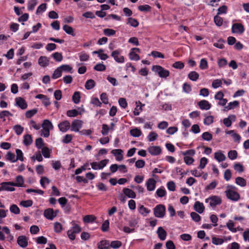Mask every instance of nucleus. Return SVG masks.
I'll use <instances>...</instances> for the list:
<instances>
[{
    "label": "nucleus",
    "mask_w": 249,
    "mask_h": 249,
    "mask_svg": "<svg viewBox=\"0 0 249 249\" xmlns=\"http://www.w3.org/2000/svg\"><path fill=\"white\" fill-rule=\"evenodd\" d=\"M234 224L231 220H229L227 223V227L229 230L232 232H236L237 231V230L236 228H234Z\"/></svg>",
    "instance_id": "58836bf2"
},
{
    "label": "nucleus",
    "mask_w": 249,
    "mask_h": 249,
    "mask_svg": "<svg viewBox=\"0 0 249 249\" xmlns=\"http://www.w3.org/2000/svg\"><path fill=\"white\" fill-rule=\"evenodd\" d=\"M42 128H47L51 130L53 128V125L52 123L48 120H45L42 124Z\"/></svg>",
    "instance_id": "473e14b6"
},
{
    "label": "nucleus",
    "mask_w": 249,
    "mask_h": 249,
    "mask_svg": "<svg viewBox=\"0 0 249 249\" xmlns=\"http://www.w3.org/2000/svg\"><path fill=\"white\" fill-rule=\"evenodd\" d=\"M96 219V217L93 215H87L83 218V221L85 223H90L93 222Z\"/></svg>",
    "instance_id": "c756f323"
},
{
    "label": "nucleus",
    "mask_w": 249,
    "mask_h": 249,
    "mask_svg": "<svg viewBox=\"0 0 249 249\" xmlns=\"http://www.w3.org/2000/svg\"><path fill=\"white\" fill-rule=\"evenodd\" d=\"M202 138L205 141H210L212 139L213 136L210 133L205 132L202 134Z\"/></svg>",
    "instance_id": "49530a36"
},
{
    "label": "nucleus",
    "mask_w": 249,
    "mask_h": 249,
    "mask_svg": "<svg viewBox=\"0 0 249 249\" xmlns=\"http://www.w3.org/2000/svg\"><path fill=\"white\" fill-rule=\"evenodd\" d=\"M123 150L120 149H113L111 151V153L116 157L117 160L121 161L123 159Z\"/></svg>",
    "instance_id": "f3484780"
},
{
    "label": "nucleus",
    "mask_w": 249,
    "mask_h": 249,
    "mask_svg": "<svg viewBox=\"0 0 249 249\" xmlns=\"http://www.w3.org/2000/svg\"><path fill=\"white\" fill-rule=\"evenodd\" d=\"M15 133L18 135H20L23 131L24 128L20 125H16L13 127Z\"/></svg>",
    "instance_id": "4c0bfd02"
},
{
    "label": "nucleus",
    "mask_w": 249,
    "mask_h": 249,
    "mask_svg": "<svg viewBox=\"0 0 249 249\" xmlns=\"http://www.w3.org/2000/svg\"><path fill=\"white\" fill-rule=\"evenodd\" d=\"M244 26L241 23H234L232 24L231 32L234 34H241L244 32Z\"/></svg>",
    "instance_id": "0eeeda50"
},
{
    "label": "nucleus",
    "mask_w": 249,
    "mask_h": 249,
    "mask_svg": "<svg viewBox=\"0 0 249 249\" xmlns=\"http://www.w3.org/2000/svg\"><path fill=\"white\" fill-rule=\"evenodd\" d=\"M62 230V226L59 222H55L54 224V231L55 232L59 233Z\"/></svg>",
    "instance_id": "8fccbe9b"
},
{
    "label": "nucleus",
    "mask_w": 249,
    "mask_h": 249,
    "mask_svg": "<svg viewBox=\"0 0 249 249\" xmlns=\"http://www.w3.org/2000/svg\"><path fill=\"white\" fill-rule=\"evenodd\" d=\"M199 67L201 70H205L208 68V62L205 59L202 58L200 60Z\"/></svg>",
    "instance_id": "a19ab883"
},
{
    "label": "nucleus",
    "mask_w": 249,
    "mask_h": 249,
    "mask_svg": "<svg viewBox=\"0 0 249 249\" xmlns=\"http://www.w3.org/2000/svg\"><path fill=\"white\" fill-rule=\"evenodd\" d=\"M33 142L32 137L31 135L27 134L24 137L23 143L26 145H30Z\"/></svg>",
    "instance_id": "bb28decb"
},
{
    "label": "nucleus",
    "mask_w": 249,
    "mask_h": 249,
    "mask_svg": "<svg viewBox=\"0 0 249 249\" xmlns=\"http://www.w3.org/2000/svg\"><path fill=\"white\" fill-rule=\"evenodd\" d=\"M236 187L233 185H228L226 187L225 193L227 197L234 201H238L240 198V195L236 191Z\"/></svg>",
    "instance_id": "f257e3e1"
},
{
    "label": "nucleus",
    "mask_w": 249,
    "mask_h": 249,
    "mask_svg": "<svg viewBox=\"0 0 249 249\" xmlns=\"http://www.w3.org/2000/svg\"><path fill=\"white\" fill-rule=\"evenodd\" d=\"M109 221L108 220H106L103 223L101 227V229L103 231L105 232L108 231L109 229Z\"/></svg>",
    "instance_id": "680f3d73"
},
{
    "label": "nucleus",
    "mask_w": 249,
    "mask_h": 249,
    "mask_svg": "<svg viewBox=\"0 0 249 249\" xmlns=\"http://www.w3.org/2000/svg\"><path fill=\"white\" fill-rule=\"evenodd\" d=\"M159 238L161 240H164L166 239L167 233L166 231L161 227L158 228L157 231Z\"/></svg>",
    "instance_id": "aec40b11"
},
{
    "label": "nucleus",
    "mask_w": 249,
    "mask_h": 249,
    "mask_svg": "<svg viewBox=\"0 0 249 249\" xmlns=\"http://www.w3.org/2000/svg\"><path fill=\"white\" fill-rule=\"evenodd\" d=\"M198 105L201 109L208 110L211 108V104L206 100H202L198 102Z\"/></svg>",
    "instance_id": "6ab92c4d"
},
{
    "label": "nucleus",
    "mask_w": 249,
    "mask_h": 249,
    "mask_svg": "<svg viewBox=\"0 0 249 249\" xmlns=\"http://www.w3.org/2000/svg\"><path fill=\"white\" fill-rule=\"evenodd\" d=\"M214 158L218 161L221 162L225 160L226 157L222 153L221 151H219L214 154Z\"/></svg>",
    "instance_id": "5701e85b"
},
{
    "label": "nucleus",
    "mask_w": 249,
    "mask_h": 249,
    "mask_svg": "<svg viewBox=\"0 0 249 249\" xmlns=\"http://www.w3.org/2000/svg\"><path fill=\"white\" fill-rule=\"evenodd\" d=\"M188 77L191 80L196 81L199 78V74L195 71H193L188 74Z\"/></svg>",
    "instance_id": "a878e982"
},
{
    "label": "nucleus",
    "mask_w": 249,
    "mask_h": 249,
    "mask_svg": "<svg viewBox=\"0 0 249 249\" xmlns=\"http://www.w3.org/2000/svg\"><path fill=\"white\" fill-rule=\"evenodd\" d=\"M38 64L40 66L45 67L49 64V58L45 56H40L38 59Z\"/></svg>",
    "instance_id": "a211bd4d"
},
{
    "label": "nucleus",
    "mask_w": 249,
    "mask_h": 249,
    "mask_svg": "<svg viewBox=\"0 0 249 249\" xmlns=\"http://www.w3.org/2000/svg\"><path fill=\"white\" fill-rule=\"evenodd\" d=\"M161 148L158 146H150L148 148L149 153L152 155L156 156L160 154L161 152Z\"/></svg>",
    "instance_id": "2eb2a0df"
},
{
    "label": "nucleus",
    "mask_w": 249,
    "mask_h": 249,
    "mask_svg": "<svg viewBox=\"0 0 249 249\" xmlns=\"http://www.w3.org/2000/svg\"><path fill=\"white\" fill-rule=\"evenodd\" d=\"M111 56L113 57L114 60L118 63H124V57L121 55L120 52L118 50H115L111 53Z\"/></svg>",
    "instance_id": "f8f14e48"
},
{
    "label": "nucleus",
    "mask_w": 249,
    "mask_h": 249,
    "mask_svg": "<svg viewBox=\"0 0 249 249\" xmlns=\"http://www.w3.org/2000/svg\"><path fill=\"white\" fill-rule=\"evenodd\" d=\"M16 105L22 109H25L27 107V104L25 100L22 97H18L15 99Z\"/></svg>",
    "instance_id": "9b49d317"
},
{
    "label": "nucleus",
    "mask_w": 249,
    "mask_h": 249,
    "mask_svg": "<svg viewBox=\"0 0 249 249\" xmlns=\"http://www.w3.org/2000/svg\"><path fill=\"white\" fill-rule=\"evenodd\" d=\"M16 152L17 155V158L16 159V161L18 160H19L21 161H23L24 158L22 151L20 149H17L16 151Z\"/></svg>",
    "instance_id": "de8ad7c7"
},
{
    "label": "nucleus",
    "mask_w": 249,
    "mask_h": 249,
    "mask_svg": "<svg viewBox=\"0 0 249 249\" xmlns=\"http://www.w3.org/2000/svg\"><path fill=\"white\" fill-rule=\"evenodd\" d=\"M58 126L62 132H67L71 127V124L68 121H64L60 123Z\"/></svg>",
    "instance_id": "1a4fd4ad"
},
{
    "label": "nucleus",
    "mask_w": 249,
    "mask_h": 249,
    "mask_svg": "<svg viewBox=\"0 0 249 249\" xmlns=\"http://www.w3.org/2000/svg\"><path fill=\"white\" fill-rule=\"evenodd\" d=\"M218 15L217 14L214 17V22L217 26H221L223 24V18Z\"/></svg>",
    "instance_id": "f704fd0d"
},
{
    "label": "nucleus",
    "mask_w": 249,
    "mask_h": 249,
    "mask_svg": "<svg viewBox=\"0 0 249 249\" xmlns=\"http://www.w3.org/2000/svg\"><path fill=\"white\" fill-rule=\"evenodd\" d=\"M98 249H109V241L107 240H102L98 244Z\"/></svg>",
    "instance_id": "4be33fe9"
},
{
    "label": "nucleus",
    "mask_w": 249,
    "mask_h": 249,
    "mask_svg": "<svg viewBox=\"0 0 249 249\" xmlns=\"http://www.w3.org/2000/svg\"><path fill=\"white\" fill-rule=\"evenodd\" d=\"M191 217L195 222H199L201 219L200 215L196 212H192L191 213Z\"/></svg>",
    "instance_id": "4d7b16f0"
},
{
    "label": "nucleus",
    "mask_w": 249,
    "mask_h": 249,
    "mask_svg": "<svg viewBox=\"0 0 249 249\" xmlns=\"http://www.w3.org/2000/svg\"><path fill=\"white\" fill-rule=\"evenodd\" d=\"M6 159L12 162H15L16 161L15 154L11 152H8L7 153V155H6Z\"/></svg>",
    "instance_id": "ea45409f"
},
{
    "label": "nucleus",
    "mask_w": 249,
    "mask_h": 249,
    "mask_svg": "<svg viewBox=\"0 0 249 249\" xmlns=\"http://www.w3.org/2000/svg\"><path fill=\"white\" fill-rule=\"evenodd\" d=\"M154 213L156 217H163L165 213V206L161 204L157 205L154 209Z\"/></svg>",
    "instance_id": "20e7f679"
},
{
    "label": "nucleus",
    "mask_w": 249,
    "mask_h": 249,
    "mask_svg": "<svg viewBox=\"0 0 249 249\" xmlns=\"http://www.w3.org/2000/svg\"><path fill=\"white\" fill-rule=\"evenodd\" d=\"M152 70L157 72L159 76L161 78H166L169 75V71L160 66H153Z\"/></svg>",
    "instance_id": "7ed1b4c3"
},
{
    "label": "nucleus",
    "mask_w": 249,
    "mask_h": 249,
    "mask_svg": "<svg viewBox=\"0 0 249 249\" xmlns=\"http://www.w3.org/2000/svg\"><path fill=\"white\" fill-rule=\"evenodd\" d=\"M53 58L56 61L60 62L63 59V56L60 53L56 52L53 54Z\"/></svg>",
    "instance_id": "3c124183"
},
{
    "label": "nucleus",
    "mask_w": 249,
    "mask_h": 249,
    "mask_svg": "<svg viewBox=\"0 0 249 249\" xmlns=\"http://www.w3.org/2000/svg\"><path fill=\"white\" fill-rule=\"evenodd\" d=\"M20 205L27 208L33 205V201L31 200L22 201L20 203Z\"/></svg>",
    "instance_id": "5fc2aeb1"
},
{
    "label": "nucleus",
    "mask_w": 249,
    "mask_h": 249,
    "mask_svg": "<svg viewBox=\"0 0 249 249\" xmlns=\"http://www.w3.org/2000/svg\"><path fill=\"white\" fill-rule=\"evenodd\" d=\"M122 242L120 241H113L110 243V247L113 249H118L122 246Z\"/></svg>",
    "instance_id": "a18cd8bd"
},
{
    "label": "nucleus",
    "mask_w": 249,
    "mask_h": 249,
    "mask_svg": "<svg viewBox=\"0 0 249 249\" xmlns=\"http://www.w3.org/2000/svg\"><path fill=\"white\" fill-rule=\"evenodd\" d=\"M10 211L11 213L15 214H19L20 213V210L17 205L13 204L10 208Z\"/></svg>",
    "instance_id": "37998d69"
},
{
    "label": "nucleus",
    "mask_w": 249,
    "mask_h": 249,
    "mask_svg": "<svg viewBox=\"0 0 249 249\" xmlns=\"http://www.w3.org/2000/svg\"><path fill=\"white\" fill-rule=\"evenodd\" d=\"M116 31L111 29H105L104 30V33L107 36H111L115 35Z\"/></svg>",
    "instance_id": "69168bd1"
},
{
    "label": "nucleus",
    "mask_w": 249,
    "mask_h": 249,
    "mask_svg": "<svg viewBox=\"0 0 249 249\" xmlns=\"http://www.w3.org/2000/svg\"><path fill=\"white\" fill-rule=\"evenodd\" d=\"M106 66L102 63H99L96 64L94 67V69L97 71H104L106 70Z\"/></svg>",
    "instance_id": "09e8293b"
},
{
    "label": "nucleus",
    "mask_w": 249,
    "mask_h": 249,
    "mask_svg": "<svg viewBox=\"0 0 249 249\" xmlns=\"http://www.w3.org/2000/svg\"><path fill=\"white\" fill-rule=\"evenodd\" d=\"M42 153L45 158H48L50 157V150L46 147L42 148Z\"/></svg>",
    "instance_id": "052dcab7"
},
{
    "label": "nucleus",
    "mask_w": 249,
    "mask_h": 249,
    "mask_svg": "<svg viewBox=\"0 0 249 249\" xmlns=\"http://www.w3.org/2000/svg\"><path fill=\"white\" fill-rule=\"evenodd\" d=\"M37 110L36 109L28 110L26 112L25 116L27 118H30L35 115L37 113Z\"/></svg>",
    "instance_id": "864d4df0"
},
{
    "label": "nucleus",
    "mask_w": 249,
    "mask_h": 249,
    "mask_svg": "<svg viewBox=\"0 0 249 249\" xmlns=\"http://www.w3.org/2000/svg\"><path fill=\"white\" fill-rule=\"evenodd\" d=\"M151 55H152L154 57H159V58H164V55L162 53H160L159 52L156 51H152L151 53Z\"/></svg>",
    "instance_id": "338daca9"
},
{
    "label": "nucleus",
    "mask_w": 249,
    "mask_h": 249,
    "mask_svg": "<svg viewBox=\"0 0 249 249\" xmlns=\"http://www.w3.org/2000/svg\"><path fill=\"white\" fill-rule=\"evenodd\" d=\"M89 55L85 52H81L79 55V58L81 61H87L89 59Z\"/></svg>",
    "instance_id": "13d9d810"
},
{
    "label": "nucleus",
    "mask_w": 249,
    "mask_h": 249,
    "mask_svg": "<svg viewBox=\"0 0 249 249\" xmlns=\"http://www.w3.org/2000/svg\"><path fill=\"white\" fill-rule=\"evenodd\" d=\"M237 153L235 150H231L228 153V157L231 160L236 159Z\"/></svg>",
    "instance_id": "603ef678"
},
{
    "label": "nucleus",
    "mask_w": 249,
    "mask_h": 249,
    "mask_svg": "<svg viewBox=\"0 0 249 249\" xmlns=\"http://www.w3.org/2000/svg\"><path fill=\"white\" fill-rule=\"evenodd\" d=\"M62 71L59 67L54 71L52 77L53 79H56L60 77Z\"/></svg>",
    "instance_id": "79ce46f5"
},
{
    "label": "nucleus",
    "mask_w": 249,
    "mask_h": 249,
    "mask_svg": "<svg viewBox=\"0 0 249 249\" xmlns=\"http://www.w3.org/2000/svg\"><path fill=\"white\" fill-rule=\"evenodd\" d=\"M235 183L241 187H245L246 185V180L242 177L236 178L235 179Z\"/></svg>",
    "instance_id": "7c9ffc66"
},
{
    "label": "nucleus",
    "mask_w": 249,
    "mask_h": 249,
    "mask_svg": "<svg viewBox=\"0 0 249 249\" xmlns=\"http://www.w3.org/2000/svg\"><path fill=\"white\" fill-rule=\"evenodd\" d=\"M17 243L22 248H26L28 245V239L25 235H20L17 239Z\"/></svg>",
    "instance_id": "9d476101"
},
{
    "label": "nucleus",
    "mask_w": 249,
    "mask_h": 249,
    "mask_svg": "<svg viewBox=\"0 0 249 249\" xmlns=\"http://www.w3.org/2000/svg\"><path fill=\"white\" fill-rule=\"evenodd\" d=\"M127 23L129 24L131 26L136 27L139 25V22L135 18H129L127 19Z\"/></svg>",
    "instance_id": "c9c22d12"
},
{
    "label": "nucleus",
    "mask_w": 249,
    "mask_h": 249,
    "mask_svg": "<svg viewBox=\"0 0 249 249\" xmlns=\"http://www.w3.org/2000/svg\"><path fill=\"white\" fill-rule=\"evenodd\" d=\"M44 216L48 219L53 220L56 216L53 209H48L45 210L44 213Z\"/></svg>",
    "instance_id": "ddd939ff"
},
{
    "label": "nucleus",
    "mask_w": 249,
    "mask_h": 249,
    "mask_svg": "<svg viewBox=\"0 0 249 249\" xmlns=\"http://www.w3.org/2000/svg\"><path fill=\"white\" fill-rule=\"evenodd\" d=\"M228 7L226 5H222L217 10V15H220L222 14H226L227 11Z\"/></svg>",
    "instance_id": "0e129e2a"
},
{
    "label": "nucleus",
    "mask_w": 249,
    "mask_h": 249,
    "mask_svg": "<svg viewBox=\"0 0 249 249\" xmlns=\"http://www.w3.org/2000/svg\"><path fill=\"white\" fill-rule=\"evenodd\" d=\"M95 82L92 79L88 80L85 85V88L88 89H91L93 88L95 86Z\"/></svg>",
    "instance_id": "c85d7f7f"
},
{
    "label": "nucleus",
    "mask_w": 249,
    "mask_h": 249,
    "mask_svg": "<svg viewBox=\"0 0 249 249\" xmlns=\"http://www.w3.org/2000/svg\"><path fill=\"white\" fill-rule=\"evenodd\" d=\"M78 111L75 109L69 110L67 112V115L70 117H74L77 116Z\"/></svg>",
    "instance_id": "e2e57ef3"
},
{
    "label": "nucleus",
    "mask_w": 249,
    "mask_h": 249,
    "mask_svg": "<svg viewBox=\"0 0 249 249\" xmlns=\"http://www.w3.org/2000/svg\"><path fill=\"white\" fill-rule=\"evenodd\" d=\"M224 242V240L222 238H218L215 237L212 238V243L216 245H221Z\"/></svg>",
    "instance_id": "bf43d9fd"
},
{
    "label": "nucleus",
    "mask_w": 249,
    "mask_h": 249,
    "mask_svg": "<svg viewBox=\"0 0 249 249\" xmlns=\"http://www.w3.org/2000/svg\"><path fill=\"white\" fill-rule=\"evenodd\" d=\"M83 122L79 120H74L71 123V131L74 132H79L82 128Z\"/></svg>",
    "instance_id": "6e6552de"
},
{
    "label": "nucleus",
    "mask_w": 249,
    "mask_h": 249,
    "mask_svg": "<svg viewBox=\"0 0 249 249\" xmlns=\"http://www.w3.org/2000/svg\"><path fill=\"white\" fill-rule=\"evenodd\" d=\"M206 203H209L210 206L214 208L216 206L220 205L222 203V200L220 196H213L205 199Z\"/></svg>",
    "instance_id": "f03ea898"
},
{
    "label": "nucleus",
    "mask_w": 249,
    "mask_h": 249,
    "mask_svg": "<svg viewBox=\"0 0 249 249\" xmlns=\"http://www.w3.org/2000/svg\"><path fill=\"white\" fill-rule=\"evenodd\" d=\"M156 184V181L154 179L152 178L148 179L146 183L147 190L149 191H153L155 188Z\"/></svg>",
    "instance_id": "4468645a"
},
{
    "label": "nucleus",
    "mask_w": 249,
    "mask_h": 249,
    "mask_svg": "<svg viewBox=\"0 0 249 249\" xmlns=\"http://www.w3.org/2000/svg\"><path fill=\"white\" fill-rule=\"evenodd\" d=\"M123 192L125 195L128 197L135 198L136 196L135 193L132 190L124 188L123 189Z\"/></svg>",
    "instance_id": "412c9836"
},
{
    "label": "nucleus",
    "mask_w": 249,
    "mask_h": 249,
    "mask_svg": "<svg viewBox=\"0 0 249 249\" xmlns=\"http://www.w3.org/2000/svg\"><path fill=\"white\" fill-rule=\"evenodd\" d=\"M80 93L79 91H76L72 96V101L75 104H78L80 101Z\"/></svg>",
    "instance_id": "2f4dec72"
},
{
    "label": "nucleus",
    "mask_w": 249,
    "mask_h": 249,
    "mask_svg": "<svg viewBox=\"0 0 249 249\" xmlns=\"http://www.w3.org/2000/svg\"><path fill=\"white\" fill-rule=\"evenodd\" d=\"M108 161V160L105 159L99 162H93L91 163V168L94 170H101L106 166Z\"/></svg>",
    "instance_id": "39448f33"
},
{
    "label": "nucleus",
    "mask_w": 249,
    "mask_h": 249,
    "mask_svg": "<svg viewBox=\"0 0 249 249\" xmlns=\"http://www.w3.org/2000/svg\"><path fill=\"white\" fill-rule=\"evenodd\" d=\"M224 43H225V41L222 39H220L217 42L213 44V46L217 48L222 49L224 47Z\"/></svg>",
    "instance_id": "c03bdc74"
},
{
    "label": "nucleus",
    "mask_w": 249,
    "mask_h": 249,
    "mask_svg": "<svg viewBox=\"0 0 249 249\" xmlns=\"http://www.w3.org/2000/svg\"><path fill=\"white\" fill-rule=\"evenodd\" d=\"M129 58L131 60L138 61V60H139L140 59L139 55H138L137 54H136V53H135L133 52H131L129 53Z\"/></svg>",
    "instance_id": "774afa93"
},
{
    "label": "nucleus",
    "mask_w": 249,
    "mask_h": 249,
    "mask_svg": "<svg viewBox=\"0 0 249 249\" xmlns=\"http://www.w3.org/2000/svg\"><path fill=\"white\" fill-rule=\"evenodd\" d=\"M194 208L196 211L199 213H202L205 209V207L202 203L199 201H196L194 204Z\"/></svg>",
    "instance_id": "dca6fc26"
},
{
    "label": "nucleus",
    "mask_w": 249,
    "mask_h": 249,
    "mask_svg": "<svg viewBox=\"0 0 249 249\" xmlns=\"http://www.w3.org/2000/svg\"><path fill=\"white\" fill-rule=\"evenodd\" d=\"M130 134L133 137H138L141 135L142 132L140 129L138 128H134L130 130Z\"/></svg>",
    "instance_id": "72a5a7b5"
},
{
    "label": "nucleus",
    "mask_w": 249,
    "mask_h": 249,
    "mask_svg": "<svg viewBox=\"0 0 249 249\" xmlns=\"http://www.w3.org/2000/svg\"><path fill=\"white\" fill-rule=\"evenodd\" d=\"M72 225V231H73L75 233H78L81 231V228L76 224L74 221H72L71 223Z\"/></svg>",
    "instance_id": "e433bc0d"
},
{
    "label": "nucleus",
    "mask_w": 249,
    "mask_h": 249,
    "mask_svg": "<svg viewBox=\"0 0 249 249\" xmlns=\"http://www.w3.org/2000/svg\"><path fill=\"white\" fill-rule=\"evenodd\" d=\"M63 29L67 34L71 35L73 36H75L73 29L71 27L66 24L63 26Z\"/></svg>",
    "instance_id": "393cba45"
},
{
    "label": "nucleus",
    "mask_w": 249,
    "mask_h": 249,
    "mask_svg": "<svg viewBox=\"0 0 249 249\" xmlns=\"http://www.w3.org/2000/svg\"><path fill=\"white\" fill-rule=\"evenodd\" d=\"M0 191H14L15 190L13 187L14 186L13 182H3L0 183Z\"/></svg>",
    "instance_id": "423d86ee"
},
{
    "label": "nucleus",
    "mask_w": 249,
    "mask_h": 249,
    "mask_svg": "<svg viewBox=\"0 0 249 249\" xmlns=\"http://www.w3.org/2000/svg\"><path fill=\"white\" fill-rule=\"evenodd\" d=\"M238 105L239 102L237 101L230 102L228 104L227 106L225 107V110H230L233 109L234 107H238Z\"/></svg>",
    "instance_id": "cd10ccee"
},
{
    "label": "nucleus",
    "mask_w": 249,
    "mask_h": 249,
    "mask_svg": "<svg viewBox=\"0 0 249 249\" xmlns=\"http://www.w3.org/2000/svg\"><path fill=\"white\" fill-rule=\"evenodd\" d=\"M24 183V179L21 176H18L16 178V182H13L14 186L22 187Z\"/></svg>",
    "instance_id": "b1692460"
},
{
    "label": "nucleus",
    "mask_w": 249,
    "mask_h": 249,
    "mask_svg": "<svg viewBox=\"0 0 249 249\" xmlns=\"http://www.w3.org/2000/svg\"><path fill=\"white\" fill-rule=\"evenodd\" d=\"M8 116H12L13 115L9 111L7 110H4L0 112V118L5 121V117Z\"/></svg>",
    "instance_id": "6e6d98bb"
}]
</instances>
